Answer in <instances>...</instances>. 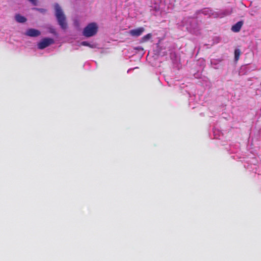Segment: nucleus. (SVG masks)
Segmentation results:
<instances>
[{
  "label": "nucleus",
  "mask_w": 261,
  "mask_h": 261,
  "mask_svg": "<svg viewBox=\"0 0 261 261\" xmlns=\"http://www.w3.org/2000/svg\"><path fill=\"white\" fill-rule=\"evenodd\" d=\"M55 15L59 24L63 30H66L67 28L66 16L58 4L55 5Z\"/></svg>",
  "instance_id": "1"
},
{
  "label": "nucleus",
  "mask_w": 261,
  "mask_h": 261,
  "mask_svg": "<svg viewBox=\"0 0 261 261\" xmlns=\"http://www.w3.org/2000/svg\"><path fill=\"white\" fill-rule=\"evenodd\" d=\"M145 29L143 27H140L136 29H133L129 31V34L132 36L138 37L142 35Z\"/></svg>",
  "instance_id": "4"
},
{
  "label": "nucleus",
  "mask_w": 261,
  "mask_h": 261,
  "mask_svg": "<svg viewBox=\"0 0 261 261\" xmlns=\"http://www.w3.org/2000/svg\"><path fill=\"white\" fill-rule=\"evenodd\" d=\"M152 35L150 33L147 34V35L143 36L141 40V43H144L148 41L151 38Z\"/></svg>",
  "instance_id": "8"
},
{
  "label": "nucleus",
  "mask_w": 261,
  "mask_h": 261,
  "mask_svg": "<svg viewBox=\"0 0 261 261\" xmlns=\"http://www.w3.org/2000/svg\"><path fill=\"white\" fill-rule=\"evenodd\" d=\"M241 50L239 49H236L234 50V59L236 61H238L241 55Z\"/></svg>",
  "instance_id": "9"
},
{
  "label": "nucleus",
  "mask_w": 261,
  "mask_h": 261,
  "mask_svg": "<svg viewBox=\"0 0 261 261\" xmlns=\"http://www.w3.org/2000/svg\"><path fill=\"white\" fill-rule=\"evenodd\" d=\"M242 21H239L232 27L231 30L234 32H238L240 31L242 25Z\"/></svg>",
  "instance_id": "6"
},
{
  "label": "nucleus",
  "mask_w": 261,
  "mask_h": 261,
  "mask_svg": "<svg viewBox=\"0 0 261 261\" xmlns=\"http://www.w3.org/2000/svg\"><path fill=\"white\" fill-rule=\"evenodd\" d=\"M54 43V40L53 39L45 38L43 39L39 43H38V47L40 49H42L53 44Z\"/></svg>",
  "instance_id": "3"
},
{
  "label": "nucleus",
  "mask_w": 261,
  "mask_h": 261,
  "mask_svg": "<svg viewBox=\"0 0 261 261\" xmlns=\"http://www.w3.org/2000/svg\"><path fill=\"white\" fill-rule=\"evenodd\" d=\"M29 1L34 6H37L38 4V0H29Z\"/></svg>",
  "instance_id": "10"
},
{
  "label": "nucleus",
  "mask_w": 261,
  "mask_h": 261,
  "mask_svg": "<svg viewBox=\"0 0 261 261\" xmlns=\"http://www.w3.org/2000/svg\"><path fill=\"white\" fill-rule=\"evenodd\" d=\"M15 19L17 22L20 23H23L27 21V19L24 16H22L20 14H16L15 15Z\"/></svg>",
  "instance_id": "7"
},
{
  "label": "nucleus",
  "mask_w": 261,
  "mask_h": 261,
  "mask_svg": "<svg viewBox=\"0 0 261 261\" xmlns=\"http://www.w3.org/2000/svg\"><path fill=\"white\" fill-rule=\"evenodd\" d=\"M25 34L30 37H37L40 35V32L34 29H28Z\"/></svg>",
  "instance_id": "5"
},
{
  "label": "nucleus",
  "mask_w": 261,
  "mask_h": 261,
  "mask_svg": "<svg viewBox=\"0 0 261 261\" xmlns=\"http://www.w3.org/2000/svg\"><path fill=\"white\" fill-rule=\"evenodd\" d=\"M35 9L39 10L38 9H36V8H35ZM40 11H43V10H42V9H41H41H40Z\"/></svg>",
  "instance_id": "12"
},
{
  "label": "nucleus",
  "mask_w": 261,
  "mask_h": 261,
  "mask_svg": "<svg viewBox=\"0 0 261 261\" xmlns=\"http://www.w3.org/2000/svg\"><path fill=\"white\" fill-rule=\"evenodd\" d=\"M81 44H82V45H83L84 46H91L90 44L88 42H86V41H83L82 42Z\"/></svg>",
  "instance_id": "11"
},
{
  "label": "nucleus",
  "mask_w": 261,
  "mask_h": 261,
  "mask_svg": "<svg viewBox=\"0 0 261 261\" xmlns=\"http://www.w3.org/2000/svg\"><path fill=\"white\" fill-rule=\"evenodd\" d=\"M98 26L95 22L88 24L84 29L83 35L86 37H90L96 34Z\"/></svg>",
  "instance_id": "2"
}]
</instances>
